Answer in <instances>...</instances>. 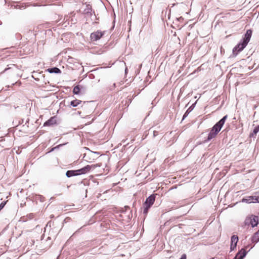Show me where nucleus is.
<instances>
[{
    "mask_svg": "<svg viewBox=\"0 0 259 259\" xmlns=\"http://www.w3.org/2000/svg\"><path fill=\"white\" fill-rule=\"evenodd\" d=\"M101 166V163H97L96 164H93L91 165H88L82 168L77 169L78 175L85 174L89 172L91 169L95 168L96 167H100Z\"/></svg>",
    "mask_w": 259,
    "mask_h": 259,
    "instance_id": "20e7f679",
    "label": "nucleus"
},
{
    "mask_svg": "<svg viewBox=\"0 0 259 259\" xmlns=\"http://www.w3.org/2000/svg\"><path fill=\"white\" fill-rule=\"evenodd\" d=\"M82 101L78 99H75L70 102L68 106L70 108L71 107H75L81 104Z\"/></svg>",
    "mask_w": 259,
    "mask_h": 259,
    "instance_id": "f8f14e48",
    "label": "nucleus"
},
{
    "mask_svg": "<svg viewBox=\"0 0 259 259\" xmlns=\"http://www.w3.org/2000/svg\"><path fill=\"white\" fill-rule=\"evenodd\" d=\"M256 201L257 202L259 203V196L256 197Z\"/></svg>",
    "mask_w": 259,
    "mask_h": 259,
    "instance_id": "412c9836",
    "label": "nucleus"
},
{
    "mask_svg": "<svg viewBox=\"0 0 259 259\" xmlns=\"http://www.w3.org/2000/svg\"><path fill=\"white\" fill-rule=\"evenodd\" d=\"M66 175L67 177H71L72 176L78 175L77 170H68L66 173Z\"/></svg>",
    "mask_w": 259,
    "mask_h": 259,
    "instance_id": "ddd939ff",
    "label": "nucleus"
},
{
    "mask_svg": "<svg viewBox=\"0 0 259 259\" xmlns=\"http://www.w3.org/2000/svg\"><path fill=\"white\" fill-rule=\"evenodd\" d=\"M244 224L245 225H251L252 227H254L258 224V218L253 215L248 216L245 220Z\"/></svg>",
    "mask_w": 259,
    "mask_h": 259,
    "instance_id": "f03ea898",
    "label": "nucleus"
},
{
    "mask_svg": "<svg viewBox=\"0 0 259 259\" xmlns=\"http://www.w3.org/2000/svg\"><path fill=\"white\" fill-rule=\"evenodd\" d=\"M104 34V32L100 31L94 32L91 34V39L93 41H96L101 38Z\"/></svg>",
    "mask_w": 259,
    "mask_h": 259,
    "instance_id": "39448f33",
    "label": "nucleus"
},
{
    "mask_svg": "<svg viewBox=\"0 0 259 259\" xmlns=\"http://www.w3.org/2000/svg\"><path fill=\"white\" fill-rule=\"evenodd\" d=\"M227 117L228 115H225L212 127L208 135V140H210L216 137L224 125Z\"/></svg>",
    "mask_w": 259,
    "mask_h": 259,
    "instance_id": "f257e3e1",
    "label": "nucleus"
},
{
    "mask_svg": "<svg viewBox=\"0 0 259 259\" xmlns=\"http://www.w3.org/2000/svg\"><path fill=\"white\" fill-rule=\"evenodd\" d=\"M48 71L50 73H58L60 72V69H59L58 68H56V67H54V68H51V69H48Z\"/></svg>",
    "mask_w": 259,
    "mask_h": 259,
    "instance_id": "dca6fc26",
    "label": "nucleus"
},
{
    "mask_svg": "<svg viewBox=\"0 0 259 259\" xmlns=\"http://www.w3.org/2000/svg\"><path fill=\"white\" fill-rule=\"evenodd\" d=\"M6 203V202H3L0 204V211L4 207Z\"/></svg>",
    "mask_w": 259,
    "mask_h": 259,
    "instance_id": "a211bd4d",
    "label": "nucleus"
},
{
    "mask_svg": "<svg viewBox=\"0 0 259 259\" xmlns=\"http://www.w3.org/2000/svg\"><path fill=\"white\" fill-rule=\"evenodd\" d=\"M243 201L246 202H247V203H251V202L255 203V202H257V201H256V196H247L245 198H244L243 199Z\"/></svg>",
    "mask_w": 259,
    "mask_h": 259,
    "instance_id": "9d476101",
    "label": "nucleus"
},
{
    "mask_svg": "<svg viewBox=\"0 0 259 259\" xmlns=\"http://www.w3.org/2000/svg\"><path fill=\"white\" fill-rule=\"evenodd\" d=\"M57 123V120H56V117L53 116L51 117L48 120L46 121L44 124V126H50L54 125Z\"/></svg>",
    "mask_w": 259,
    "mask_h": 259,
    "instance_id": "6e6552de",
    "label": "nucleus"
},
{
    "mask_svg": "<svg viewBox=\"0 0 259 259\" xmlns=\"http://www.w3.org/2000/svg\"><path fill=\"white\" fill-rule=\"evenodd\" d=\"M155 200V197L154 195H151L149 196L145 202L144 204V208L143 210V212L144 214H147L148 212L149 208L153 205Z\"/></svg>",
    "mask_w": 259,
    "mask_h": 259,
    "instance_id": "7ed1b4c3",
    "label": "nucleus"
},
{
    "mask_svg": "<svg viewBox=\"0 0 259 259\" xmlns=\"http://www.w3.org/2000/svg\"><path fill=\"white\" fill-rule=\"evenodd\" d=\"M186 258H187L186 255L185 254H183L181 256V257L180 259H186Z\"/></svg>",
    "mask_w": 259,
    "mask_h": 259,
    "instance_id": "aec40b11",
    "label": "nucleus"
},
{
    "mask_svg": "<svg viewBox=\"0 0 259 259\" xmlns=\"http://www.w3.org/2000/svg\"><path fill=\"white\" fill-rule=\"evenodd\" d=\"M247 44H245L244 42L242 41L241 43L238 44L233 49V53L234 54H237L238 52L241 51L243 49L247 46Z\"/></svg>",
    "mask_w": 259,
    "mask_h": 259,
    "instance_id": "423d86ee",
    "label": "nucleus"
},
{
    "mask_svg": "<svg viewBox=\"0 0 259 259\" xmlns=\"http://www.w3.org/2000/svg\"><path fill=\"white\" fill-rule=\"evenodd\" d=\"M186 113H185V114H184V115L183 116V118H185L186 116H187V115H186Z\"/></svg>",
    "mask_w": 259,
    "mask_h": 259,
    "instance_id": "4be33fe9",
    "label": "nucleus"
},
{
    "mask_svg": "<svg viewBox=\"0 0 259 259\" xmlns=\"http://www.w3.org/2000/svg\"><path fill=\"white\" fill-rule=\"evenodd\" d=\"M16 49L15 48H14V47H12L11 48H10V50L9 51H7V49H4L3 50V51L5 52V53H14L16 52L15 51Z\"/></svg>",
    "mask_w": 259,
    "mask_h": 259,
    "instance_id": "f3484780",
    "label": "nucleus"
},
{
    "mask_svg": "<svg viewBox=\"0 0 259 259\" xmlns=\"http://www.w3.org/2000/svg\"><path fill=\"white\" fill-rule=\"evenodd\" d=\"M252 35V30L250 29H248L246 31V32L244 35L243 41L245 42V44H247L250 41L251 36Z\"/></svg>",
    "mask_w": 259,
    "mask_h": 259,
    "instance_id": "1a4fd4ad",
    "label": "nucleus"
},
{
    "mask_svg": "<svg viewBox=\"0 0 259 259\" xmlns=\"http://www.w3.org/2000/svg\"><path fill=\"white\" fill-rule=\"evenodd\" d=\"M246 255V251L244 249H242L235 256L234 259H243Z\"/></svg>",
    "mask_w": 259,
    "mask_h": 259,
    "instance_id": "9b49d317",
    "label": "nucleus"
},
{
    "mask_svg": "<svg viewBox=\"0 0 259 259\" xmlns=\"http://www.w3.org/2000/svg\"><path fill=\"white\" fill-rule=\"evenodd\" d=\"M126 70H127V68H126L125 69V72L126 71Z\"/></svg>",
    "mask_w": 259,
    "mask_h": 259,
    "instance_id": "5701e85b",
    "label": "nucleus"
},
{
    "mask_svg": "<svg viewBox=\"0 0 259 259\" xmlns=\"http://www.w3.org/2000/svg\"><path fill=\"white\" fill-rule=\"evenodd\" d=\"M238 241V236L235 235H233L231 237V243L230 245L231 250H233L235 248H236Z\"/></svg>",
    "mask_w": 259,
    "mask_h": 259,
    "instance_id": "0eeeda50",
    "label": "nucleus"
},
{
    "mask_svg": "<svg viewBox=\"0 0 259 259\" xmlns=\"http://www.w3.org/2000/svg\"><path fill=\"white\" fill-rule=\"evenodd\" d=\"M80 88L79 85H76L74 87L73 90V93L74 94L78 95L80 93Z\"/></svg>",
    "mask_w": 259,
    "mask_h": 259,
    "instance_id": "2eb2a0df",
    "label": "nucleus"
},
{
    "mask_svg": "<svg viewBox=\"0 0 259 259\" xmlns=\"http://www.w3.org/2000/svg\"><path fill=\"white\" fill-rule=\"evenodd\" d=\"M259 131V126H257L255 127L253 130V133L256 134H257Z\"/></svg>",
    "mask_w": 259,
    "mask_h": 259,
    "instance_id": "6ab92c4d",
    "label": "nucleus"
},
{
    "mask_svg": "<svg viewBox=\"0 0 259 259\" xmlns=\"http://www.w3.org/2000/svg\"><path fill=\"white\" fill-rule=\"evenodd\" d=\"M252 241L255 243L259 241V230L254 234L252 238Z\"/></svg>",
    "mask_w": 259,
    "mask_h": 259,
    "instance_id": "4468645a",
    "label": "nucleus"
}]
</instances>
